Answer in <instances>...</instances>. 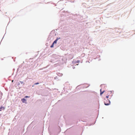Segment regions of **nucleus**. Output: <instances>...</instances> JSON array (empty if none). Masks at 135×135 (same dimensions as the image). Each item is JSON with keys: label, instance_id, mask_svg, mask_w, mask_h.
Segmentation results:
<instances>
[{"label": "nucleus", "instance_id": "1", "mask_svg": "<svg viewBox=\"0 0 135 135\" xmlns=\"http://www.w3.org/2000/svg\"><path fill=\"white\" fill-rule=\"evenodd\" d=\"M104 103L105 105H108L110 104V102L109 100L107 99V100L104 101Z\"/></svg>", "mask_w": 135, "mask_h": 135}, {"label": "nucleus", "instance_id": "2", "mask_svg": "<svg viewBox=\"0 0 135 135\" xmlns=\"http://www.w3.org/2000/svg\"><path fill=\"white\" fill-rule=\"evenodd\" d=\"M105 94L106 95H109V96L110 95L112 94V92L111 91H108L106 92L105 93Z\"/></svg>", "mask_w": 135, "mask_h": 135}, {"label": "nucleus", "instance_id": "3", "mask_svg": "<svg viewBox=\"0 0 135 135\" xmlns=\"http://www.w3.org/2000/svg\"><path fill=\"white\" fill-rule=\"evenodd\" d=\"M105 92V91H102V89L100 90V95H102L103 94V93Z\"/></svg>", "mask_w": 135, "mask_h": 135}, {"label": "nucleus", "instance_id": "4", "mask_svg": "<svg viewBox=\"0 0 135 135\" xmlns=\"http://www.w3.org/2000/svg\"><path fill=\"white\" fill-rule=\"evenodd\" d=\"M21 101L23 103H26V100L24 98L22 99H21Z\"/></svg>", "mask_w": 135, "mask_h": 135}, {"label": "nucleus", "instance_id": "5", "mask_svg": "<svg viewBox=\"0 0 135 135\" xmlns=\"http://www.w3.org/2000/svg\"><path fill=\"white\" fill-rule=\"evenodd\" d=\"M5 108L4 107H0V111H1L2 109H3V110Z\"/></svg>", "mask_w": 135, "mask_h": 135}, {"label": "nucleus", "instance_id": "6", "mask_svg": "<svg viewBox=\"0 0 135 135\" xmlns=\"http://www.w3.org/2000/svg\"><path fill=\"white\" fill-rule=\"evenodd\" d=\"M57 41V39H56L54 41V42L53 43V44H54V43H55V44L56 43Z\"/></svg>", "mask_w": 135, "mask_h": 135}, {"label": "nucleus", "instance_id": "7", "mask_svg": "<svg viewBox=\"0 0 135 135\" xmlns=\"http://www.w3.org/2000/svg\"><path fill=\"white\" fill-rule=\"evenodd\" d=\"M54 44L53 43L52 44L51 46L50 47H52L54 46Z\"/></svg>", "mask_w": 135, "mask_h": 135}, {"label": "nucleus", "instance_id": "8", "mask_svg": "<svg viewBox=\"0 0 135 135\" xmlns=\"http://www.w3.org/2000/svg\"><path fill=\"white\" fill-rule=\"evenodd\" d=\"M20 82L21 84H23V81H20Z\"/></svg>", "mask_w": 135, "mask_h": 135}, {"label": "nucleus", "instance_id": "9", "mask_svg": "<svg viewBox=\"0 0 135 135\" xmlns=\"http://www.w3.org/2000/svg\"><path fill=\"white\" fill-rule=\"evenodd\" d=\"M109 96V95H107L106 96V98H107V99L108 98Z\"/></svg>", "mask_w": 135, "mask_h": 135}, {"label": "nucleus", "instance_id": "10", "mask_svg": "<svg viewBox=\"0 0 135 135\" xmlns=\"http://www.w3.org/2000/svg\"><path fill=\"white\" fill-rule=\"evenodd\" d=\"M39 83H35V85H37V84H39Z\"/></svg>", "mask_w": 135, "mask_h": 135}, {"label": "nucleus", "instance_id": "11", "mask_svg": "<svg viewBox=\"0 0 135 135\" xmlns=\"http://www.w3.org/2000/svg\"><path fill=\"white\" fill-rule=\"evenodd\" d=\"M28 97V96H26L25 97V98H28V97Z\"/></svg>", "mask_w": 135, "mask_h": 135}]
</instances>
